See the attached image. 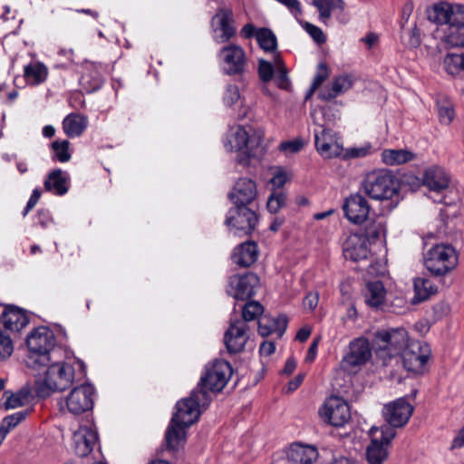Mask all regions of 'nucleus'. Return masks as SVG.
<instances>
[{
	"mask_svg": "<svg viewBox=\"0 0 464 464\" xmlns=\"http://www.w3.org/2000/svg\"><path fill=\"white\" fill-rule=\"evenodd\" d=\"M232 374L233 369L228 362L216 360L210 366L206 368L205 373L201 376L198 386L185 399L189 400L198 408L205 411L212 401L210 392H220Z\"/></svg>",
	"mask_w": 464,
	"mask_h": 464,
	"instance_id": "nucleus-1",
	"label": "nucleus"
},
{
	"mask_svg": "<svg viewBox=\"0 0 464 464\" xmlns=\"http://www.w3.org/2000/svg\"><path fill=\"white\" fill-rule=\"evenodd\" d=\"M201 411L202 410L185 398L177 402L176 412L173 413L165 433L169 450L177 451L185 444L186 429L198 420Z\"/></svg>",
	"mask_w": 464,
	"mask_h": 464,
	"instance_id": "nucleus-2",
	"label": "nucleus"
},
{
	"mask_svg": "<svg viewBox=\"0 0 464 464\" xmlns=\"http://www.w3.org/2000/svg\"><path fill=\"white\" fill-rule=\"evenodd\" d=\"M262 137L248 132L244 127L237 125L230 128L225 141V147L229 151H237V162L243 166H248L252 159H256L262 154Z\"/></svg>",
	"mask_w": 464,
	"mask_h": 464,
	"instance_id": "nucleus-3",
	"label": "nucleus"
},
{
	"mask_svg": "<svg viewBox=\"0 0 464 464\" xmlns=\"http://www.w3.org/2000/svg\"><path fill=\"white\" fill-rule=\"evenodd\" d=\"M53 333L47 327L34 329L26 338L28 354L24 360L28 368L40 371L51 362V353L55 347Z\"/></svg>",
	"mask_w": 464,
	"mask_h": 464,
	"instance_id": "nucleus-4",
	"label": "nucleus"
},
{
	"mask_svg": "<svg viewBox=\"0 0 464 464\" xmlns=\"http://www.w3.org/2000/svg\"><path fill=\"white\" fill-rule=\"evenodd\" d=\"M363 192L375 200H391L395 207L400 201V185L397 179L387 169H378L368 173L362 183Z\"/></svg>",
	"mask_w": 464,
	"mask_h": 464,
	"instance_id": "nucleus-5",
	"label": "nucleus"
},
{
	"mask_svg": "<svg viewBox=\"0 0 464 464\" xmlns=\"http://www.w3.org/2000/svg\"><path fill=\"white\" fill-rule=\"evenodd\" d=\"M264 313L263 305L257 301H248L242 308L243 320L231 321L228 329L224 334V343L229 353H237L244 350L248 329L246 322L257 319Z\"/></svg>",
	"mask_w": 464,
	"mask_h": 464,
	"instance_id": "nucleus-6",
	"label": "nucleus"
},
{
	"mask_svg": "<svg viewBox=\"0 0 464 464\" xmlns=\"http://www.w3.org/2000/svg\"><path fill=\"white\" fill-rule=\"evenodd\" d=\"M45 376L42 382H36L35 394L38 398L45 399L53 392H63L73 383L74 368L66 362H51L43 366Z\"/></svg>",
	"mask_w": 464,
	"mask_h": 464,
	"instance_id": "nucleus-7",
	"label": "nucleus"
},
{
	"mask_svg": "<svg viewBox=\"0 0 464 464\" xmlns=\"http://www.w3.org/2000/svg\"><path fill=\"white\" fill-rule=\"evenodd\" d=\"M407 343L408 333L402 327L377 331L372 338V347L383 365L387 364V360L400 355Z\"/></svg>",
	"mask_w": 464,
	"mask_h": 464,
	"instance_id": "nucleus-8",
	"label": "nucleus"
},
{
	"mask_svg": "<svg viewBox=\"0 0 464 464\" xmlns=\"http://www.w3.org/2000/svg\"><path fill=\"white\" fill-rule=\"evenodd\" d=\"M458 262L455 249L447 244L436 245L425 255V266L440 281V276L453 269Z\"/></svg>",
	"mask_w": 464,
	"mask_h": 464,
	"instance_id": "nucleus-9",
	"label": "nucleus"
},
{
	"mask_svg": "<svg viewBox=\"0 0 464 464\" xmlns=\"http://www.w3.org/2000/svg\"><path fill=\"white\" fill-rule=\"evenodd\" d=\"M429 21L439 24H448L450 27H464V6L448 2H440L427 8Z\"/></svg>",
	"mask_w": 464,
	"mask_h": 464,
	"instance_id": "nucleus-10",
	"label": "nucleus"
},
{
	"mask_svg": "<svg viewBox=\"0 0 464 464\" xmlns=\"http://www.w3.org/2000/svg\"><path fill=\"white\" fill-rule=\"evenodd\" d=\"M258 218L255 206L234 205L227 214L225 224L235 229V234H251L256 227Z\"/></svg>",
	"mask_w": 464,
	"mask_h": 464,
	"instance_id": "nucleus-11",
	"label": "nucleus"
},
{
	"mask_svg": "<svg viewBox=\"0 0 464 464\" xmlns=\"http://www.w3.org/2000/svg\"><path fill=\"white\" fill-rule=\"evenodd\" d=\"M372 357V349L366 338L360 337L349 344V352L340 362L342 370L349 373H355Z\"/></svg>",
	"mask_w": 464,
	"mask_h": 464,
	"instance_id": "nucleus-12",
	"label": "nucleus"
},
{
	"mask_svg": "<svg viewBox=\"0 0 464 464\" xmlns=\"http://www.w3.org/2000/svg\"><path fill=\"white\" fill-rule=\"evenodd\" d=\"M314 129V143L319 154L324 159L338 158L343 151V144L337 134L330 128L319 124Z\"/></svg>",
	"mask_w": 464,
	"mask_h": 464,
	"instance_id": "nucleus-13",
	"label": "nucleus"
},
{
	"mask_svg": "<svg viewBox=\"0 0 464 464\" xmlns=\"http://www.w3.org/2000/svg\"><path fill=\"white\" fill-rule=\"evenodd\" d=\"M319 415L324 422L335 427L343 426L351 418L348 403L339 396L327 398L319 410Z\"/></svg>",
	"mask_w": 464,
	"mask_h": 464,
	"instance_id": "nucleus-14",
	"label": "nucleus"
},
{
	"mask_svg": "<svg viewBox=\"0 0 464 464\" xmlns=\"http://www.w3.org/2000/svg\"><path fill=\"white\" fill-rule=\"evenodd\" d=\"M223 72L227 75H242L246 66V57L243 48L230 44L222 47L218 54Z\"/></svg>",
	"mask_w": 464,
	"mask_h": 464,
	"instance_id": "nucleus-15",
	"label": "nucleus"
},
{
	"mask_svg": "<svg viewBox=\"0 0 464 464\" xmlns=\"http://www.w3.org/2000/svg\"><path fill=\"white\" fill-rule=\"evenodd\" d=\"M94 387L90 383L74 387L66 397V407L73 415L85 413L93 408Z\"/></svg>",
	"mask_w": 464,
	"mask_h": 464,
	"instance_id": "nucleus-16",
	"label": "nucleus"
},
{
	"mask_svg": "<svg viewBox=\"0 0 464 464\" xmlns=\"http://www.w3.org/2000/svg\"><path fill=\"white\" fill-rule=\"evenodd\" d=\"M234 14L232 9L218 7L211 19V27L214 32V40L218 44H225L235 36L237 28L234 25Z\"/></svg>",
	"mask_w": 464,
	"mask_h": 464,
	"instance_id": "nucleus-17",
	"label": "nucleus"
},
{
	"mask_svg": "<svg viewBox=\"0 0 464 464\" xmlns=\"http://www.w3.org/2000/svg\"><path fill=\"white\" fill-rule=\"evenodd\" d=\"M343 209L350 222L362 224L368 218L371 208L368 200L362 195L355 193L345 198Z\"/></svg>",
	"mask_w": 464,
	"mask_h": 464,
	"instance_id": "nucleus-18",
	"label": "nucleus"
},
{
	"mask_svg": "<svg viewBox=\"0 0 464 464\" xmlns=\"http://www.w3.org/2000/svg\"><path fill=\"white\" fill-rule=\"evenodd\" d=\"M0 323L5 331L17 334L29 324L25 310L14 305L0 304Z\"/></svg>",
	"mask_w": 464,
	"mask_h": 464,
	"instance_id": "nucleus-19",
	"label": "nucleus"
},
{
	"mask_svg": "<svg viewBox=\"0 0 464 464\" xmlns=\"http://www.w3.org/2000/svg\"><path fill=\"white\" fill-rule=\"evenodd\" d=\"M413 407L404 399L400 398L384 407L385 420L392 427H403L409 421Z\"/></svg>",
	"mask_w": 464,
	"mask_h": 464,
	"instance_id": "nucleus-20",
	"label": "nucleus"
},
{
	"mask_svg": "<svg viewBox=\"0 0 464 464\" xmlns=\"http://www.w3.org/2000/svg\"><path fill=\"white\" fill-rule=\"evenodd\" d=\"M256 193V183L250 179L244 178L237 181L228 198L233 205L255 206Z\"/></svg>",
	"mask_w": 464,
	"mask_h": 464,
	"instance_id": "nucleus-21",
	"label": "nucleus"
},
{
	"mask_svg": "<svg viewBox=\"0 0 464 464\" xmlns=\"http://www.w3.org/2000/svg\"><path fill=\"white\" fill-rule=\"evenodd\" d=\"M343 254L345 259L354 262L366 259L370 254L366 238L361 234L349 235L343 242Z\"/></svg>",
	"mask_w": 464,
	"mask_h": 464,
	"instance_id": "nucleus-22",
	"label": "nucleus"
},
{
	"mask_svg": "<svg viewBox=\"0 0 464 464\" xmlns=\"http://www.w3.org/2000/svg\"><path fill=\"white\" fill-rule=\"evenodd\" d=\"M73 445L75 454L79 457L88 456L98 441V433L88 426H81L73 433Z\"/></svg>",
	"mask_w": 464,
	"mask_h": 464,
	"instance_id": "nucleus-23",
	"label": "nucleus"
},
{
	"mask_svg": "<svg viewBox=\"0 0 464 464\" xmlns=\"http://www.w3.org/2000/svg\"><path fill=\"white\" fill-rule=\"evenodd\" d=\"M353 80L350 74H340L334 77L332 82L324 86L318 92V98L329 102L346 92L353 86Z\"/></svg>",
	"mask_w": 464,
	"mask_h": 464,
	"instance_id": "nucleus-24",
	"label": "nucleus"
},
{
	"mask_svg": "<svg viewBox=\"0 0 464 464\" xmlns=\"http://www.w3.org/2000/svg\"><path fill=\"white\" fill-rule=\"evenodd\" d=\"M422 181L430 190L440 193L448 188L450 178L442 168L431 167L423 173Z\"/></svg>",
	"mask_w": 464,
	"mask_h": 464,
	"instance_id": "nucleus-25",
	"label": "nucleus"
},
{
	"mask_svg": "<svg viewBox=\"0 0 464 464\" xmlns=\"http://www.w3.org/2000/svg\"><path fill=\"white\" fill-rule=\"evenodd\" d=\"M318 451L315 447L302 443H293L287 451V459L294 464H312L316 460Z\"/></svg>",
	"mask_w": 464,
	"mask_h": 464,
	"instance_id": "nucleus-26",
	"label": "nucleus"
},
{
	"mask_svg": "<svg viewBox=\"0 0 464 464\" xmlns=\"http://www.w3.org/2000/svg\"><path fill=\"white\" fill-rule=\"evenodd\" d=\"M401 353L400 359L403 367L408 372L421 374L430 355L428 353H421L420 347L418 352L413 350H403Z\"/></svg>",
	"mask_w": 464,
	"mask_h": 464,
	"instance_id": "nucleus-27",
	"label": "nucleus"
},
{
	"mask_svg": "<svg viewBox=\"0 0 464 464\" xmlns=\"http://www.w3.org/2000/svg\"><path fill=\"white\" fill-rule=\"evenodd\" d=\"M257 256V245L250 241L239 245L234 250L232 258L238 266L247 267L256 261Z\"/></svg>",
	"mask_w": 464,
	"mask_h": 464,
	"instance_id": "nucleus-28",
	"label": "nucleus"
},
{
	"mask_svg": "<svg viewBox=\"0 0 464 464\" xmlns=\"http://www.w3.org/2000/svg\"><path fill=\"white\" fill-rule=\"evenodd\" d=\"M44 188L55 195L63 196L68 191V176L62 169H57L50 172L44 181Z\"/></svg>",
	"mask_w": 464,
	"mask_h": 464,
	"instance_id": "nucleus-29",
	"label": "nucleus"
},
{
	"mask_svg": "<svg viewBox=\"0 0 464 464\" xmlns=\"http://www.w3.org/2000/svg\"><path fill=\"white\" fill-rule=\"evenodd\" d=\"M86 127L87 119L81 114H69L63 121V131L70 138L81 136Z\"/></svg>",
	"mask_w": 464,
	"mask_h": 464,
	"instance_id": "nucleus-30",
	"label": "nucleus"
},
{
	"mask_svg": "<svg viewBox=\"0 0 464 464\" xmlns=\"http://www.w3.org/2000/svg\"><path fill=\"white\" fill-rule=\"evenodd\" d=\"M368 243H374L382 240L386 236V221L384 217L378 216L373 219H370L364 228L362 235Z\"/></svg>",
	"mask_w": 464,
	"mask_h": 464,
	"instance_id": "nucleus-31",
	"label": "nucleus"
},
{
	"mask_svg": "<svg viewBox=\"0 0 464 464\" xmlns=\"http://www.w3.org/2000/svg\"><path fill=\"white\" fill-rule=\"evenodd\" d=\"M229 285L233 290H254L261 285L257 275L248 272L230 276Z\"/></svg>",
	"mask_w": 464,
	"mask_h": 464,
	"instance_id": "nucleus-32",
	"label": "nucleus"
},
{
	"mask_svg": "<svg viewBox=\"0 0 464 464\" xmlns=\"http://www.w3.org/2000/svg\"><path fill=\"white\" fill-rule=\"evenodd\" d=\"M48 75L47 67L42 63H30L24 69V77L27 83L37 85L44 82Z\"/></svg>",
	"mask_w": 464,
	"mask_h": 464,
	"instance_id": "nucleus-33",
	"label": "nucleus"
},
{
	"mask_svg": "<svg viewBox=\"0 0 464 464\" xmlns=\"http://www.w3.org/2000/svg\"><path fill=\"white\" fill-rule=\"evenodd\" d=\"M415 154L408 150H383L382 152V160L386 165H400L415 159Z\"/></svg>",
	"mask_w": 464,
	"mask_h": 464,
	"instance_id": "nucleus-34",
	"label": "nucleus"
},
{
	"mask_svg": "<svg viewBox=\"0 0 464 464\" xmlns=\"http://www.w3.org/2000/svg\"><path fill=\"white\" fill-rule=\"evenodd\" d=\"M388 455V447L378 439H372L366 449V459L370 464H382Z\"/></svg>",
	"mask_w": 464,
	"mask_h": 464,
	"instance_id": "nucleus-35",
	"label": "nucleus"
},
{
	"mask_svg": "<svg viewBox=\"0 0 464 464\" xmlns=\"http://www.w3.org/2000/svg\"><path fill=\"white\" fill-rule=\"evenodd\" d=\"M313 5L318 9L324 23L330 19L332 11H343L345 6L343 0H314Z\"/></svg>",
	"mask_w": 464,
	"mask_h": 464,
	"instance_id": "nucleus-36",
	"label": "nucleus"
},
{
	"mask_svg": "<svg viewBox=\"0 0 464 464\" xmlns=\"http://www.w3.org/2000/svg\"><path fill=\"white\" fill-rule=\"evenodd\" d=\"M256 41L262 50L266 53H275L277 49L276 34L268 28H260L256 33Z\"/></svg>",
	"mask_w": 464,
	"mask_h": 464,
	"instance_id": "nucleus-37",
	"label": "nucleus"
},
{
	"mask_svg": "<svg viewBox=\"0 0 464 464\" xmlns=\"http://www.w3.org/2000/svg\"><path fill=\"white\" fill-rule=\"evenodd\" d=\"M4 395L6 396V401L5 403V408L14 409L24 406L28 401L30 396V389L28 387H23L15 393L5 391Z\"/></svg>",
	"mask_w": 464,
	"mask_h": 464,
	"instance_id": "nucleus-38",
	"label": "nucleus"
},
{
	"mask_svg": "<svg viewBox=\"0 0 464 464\" xmlns=\"http://www.w3.org/2000/svg\"><path fill=\"white\" fill-rule=\"evenodd\" d=\"M437 111L440 123L449 125L455 117V111L452 102L442 97L437 101Z\"/></svg>",
	"mask_w": 464,
	"mask_h": 464,
	"instance_id": "nucleus-39",
	"label": "nucleus"
},
{
	"mask_svg": "<svg viewBox=\"0 0 464 464\" xmlns=\"http://www.w3.org/2000/svg\"><path fill=\"white\" fill-rule=\"evenodd\" d=\"M366 286L367 290H392L394 282L389 275L382 272L372 279H366Z\"/></svg>",
	"mask_w": 464,
	"mask_h": 464,
	"instance_id": "nucleus-40",
	"label": "nucleus"
},
{
	"mask_svg": "<svg viewBox=\"0 0 464 464\" xmlns=\"http://www.w3.org/2000/svg\"><path fill=\"white\" fill-rule=\"evenodd\" d=\"M275 66L277 71V75L276 77V84L279 88L283 90H287L290 86V82L287 76V71L284 63L280 57V55L276 54L275 56Z\"/></svg>",
	"mask_w": 464,
	"mask_h": 464,
	"instance_id": "nucleus-41",
	"label": "nucleus"
},
{
	"mask_svg": "<svg viewBox=\"0 0 464 464\" xmlns=\"http://www.w3.org/2000/svg\"><path fill=\"white\" fill-rule=\"evenodd\" d=\"M29 412V410H24L8 415L3 419L0 426L8 433L12 429L16 427L20 422H22L27 417Z\"/></svg>",
	"mask_w": 464,
	"mask_h": 464,
	"instance_id": "nucleus-42",
	"label": "nucleus"
},
{
	"mask_svg": "<svg viewBox=\"0 0 464 464\" xmlns=\"http://www.w3.org/2000/svg\"><path fill=\"white\" fill-rule=\"evenodd\" d=\"M70 142L66 140L60 141L55 140L52 143V149L54 152V158L60 162H67L71 159L69 153Z\"/></svg>",
	"mask_w": 464,
	"mask_h": 464,
	"instance_id": "nucleus-43",
	"label": "nucleus"
},
{
	"mask_svg": "<svg viewBox=\"0 0 464 464\" xmlns=\"http://www.w3.org/2000/svg\"><path fill=\"white\" fill-rule=\"evenodd\" d=\"M286 202V196L282 191H274L269 196L267 200V209L271 213H276L279 211Z\"/></svg>",
	"mask_w": 464,
	"mask_h": 464,
	"instance_id": "nucleus-44",
	"label": "nucleus"
},
{
	"mask_svg": "<svg viewBox=\"0 0 464 464\" xmlns=\"http://www.w3.org/2000/svg\"><path fill=\"white\" fill-rule=\"evenodd\" d=\"M463 62V54L449 53L444 59L446 69L451 74L455 73L459 68L462 69Z\"/></svg>",
	"mask_w": 464,
	"mask_h": 464,
	"instance_id": "nucleus-45",
	"label": "nucleus"
},
{
	"mask_svg": "<svg viewBox=\"0 0 464 464\" xmlns=\"http://www.w3.org/2000/svg\"><path fill=\"white\" fill-rule=\"evenodd\" d=\"M13 351L14 346L10 336L0 331V360L10 357Z\"/></svg>",
	"mask_w": 464,
	"mask_h": 464,
	"instance_id": "nucleus-46",
	"label": "nucleus"
},
{
	"mask_svg": "<svg viewBox=\"0 0 464 464\" xmlns=\"http://www.w3.org/2000/svg\"><path fill=\"white\" fill-rule=\"evenodd\" d=\"M387 292H370V295L365 297V303L374 308L383 309L386 306Z\"/></svg>",
	"mask_w": 464,
	"mask_h": 464,
	"instance_id": "nucleus-47",
	"label": "nucleus"
},
{
	"mask_svg": "<svg viewBox=\"0 0 464 464\" xmlns=\"http://www.w3.org/2000/svg\"><path fill=\"white\" fill-rule=\"evenodd\" d=\"M239 89L235 84H227L225 89L223 101L227 106H232L240 100Z\"/></svg>",
	"mask_w": 464,
	"mask_h": 464,
	"instance_id": "nucleus-48",
	"label": "nucleus"
},
{
	"mask_svg": "<svg viewBox=\"0 0 464 464\" xmlns=\"http://www.w3.org/2000/svg\"><path fill=\"white\" fill-rule=\"evenodd\" d=\"M274 66L270 62L260 59L258 62V75L262 82H268L274 75Z\"/></svg>",
	"mask_w": 464,
	"mask_h": 464,
	"instance_id": "nucleus-49",
	"label": "nucleus"
},
{
	"mask_svg": "<svg viewBox=\"0 0 464 464\" xmlns=\"http://www.w3.org/2000/svg\"><path fill=\"white\" fill-rule=\"evenodd\" d=\"M302 25L303 27L305 29V31L310 34V36L317 43V44H322L325 41V36L323 33V31L314 25L313 24L311 23H308V22H302V21H298Z\"/></svg>",
	"mask_w": 464,
	"mask_h": 464,
	"instance_id": "nucleus-50",
	"label": "nucleus"
},
{
	"mask_svg": "<svg viewBox=\"0 0 464 464\" xmlns=\"http://www.w3.org/2000/svg\"><path fill=\"white\" fill-rule=\"evenodd\" d=\"M329 75L330 70L326 63H320L317 66V72L313 81L314 89H318Z\"/></svg>",
	"mask_w": 464,
	"mask_h": 464,
	"instance_id": "nucleus-51",
	"label": "nucleus"
},
{
	"mask_svg": "<svg viewBox=\"0 0 464 464\" xmlns=\"http://www.w3.org/2000/svg\"><path fill=\"white\" fill-rule=\"evenodd\" d=\"M288 324V318L285 314H278L273 319L272 326L274 327L275 333L277 334L278 337L281 338L285 334Z\"/></svg>",
	"mask_w": 464,
	"mask_h": 464,
	"instance_id": "nucleus-52",
	"label": "nucleus"
},
{
	"mask_svg": "<svg viewBox=\"0 0 464 464\" xmlns=\"http://www.w3.org/2000/svg\"><path fill=\"white\" fill-rule=\"evenodd\" d=\"M370 150H371V148L369 146L350 148V149H347L343 154L342 153L341 157L343 160L362 158V157L367 156L370 153Z\"/></svg>",
	"mask_w": 464,
	"mask_h": 464,
	"instance_id": "nucleus-53",
	"label": "nucleus"
},
{
	"mask_svg": "<svg viewBox=\"0 0 464 464\" xmlns=\"http://www.w3.org/2000/svg\"><path fill=\"white\" fill-rule=\"evenodd\" d=\"M289 179L290 178L287 172L280 168L274 173L273 177L270 179V184L276 188H280L287 182Z\"/></svg>",
	"mask_w": 464,
	"mask_h": 464,
	"instance_id": "nucleus-54",
	"label": "nucleus"
},
{
	"mask_svg": "<svg viewBox=\"0 0 464 464\" xmlns=\"http://www.w3.org/2000/svg\"><path fill=\"white\" fill-rule=\"evenodd\" d=\"M304 146V142L302 140L297 139L294 140H287L285 142H282L279 146V150L281 151L286 152V153H295L299 151Z\"/></svg>",
	"mask_w": 464,
	"mask_h": 464,
	"instance_id": "nucleus-55",
	"label": "nucleus"
},
{
	"mask_svg": "<svg viewBox=\"0 0 464 464\" xmlns=\"http://www.w3.org/2000/svg\"><path fill=\"white\" fill-rule=\"evenodd\" d=\"M439 287L426 277H416L413 281V290H438Z\"/></svg>",
	"mask_w": 464,
	"mask_h": 464,
	"instance_id": "nucleus-56",
	"label": "nucleus"
},
{
	"mask_svg": "<svg viewBox=\"0 0 464 464\" xmlns=\"http://www.w3.org/2000/svg\"><path fill=\"white\" fill-rule=\"evenodd\" d=\"M396 427H392L389 425H383L381 428V439L380 442L389 447L392 440L396 436L395 429Z\"/></svg>",
	"mask_w": 464,
	"mask_h": 464,
	"instance_id": "nucleus-57",
	"label": "nucleus"
},
{
	"mask_svg": "<svg viewBox=\"0 0 464 464\" xmlns=\"http://www.w3.org/2000/svg\"><path fill=\"white\" fill-rule=\"evenodd\" d=\"M319 303V292H308L303 300L304 309L308 311L314 310Z\"/></svg>",
	"mask_w": 464,
	"mask_h": 464,
	"instance_id": "nucleus-58",
	"label": "nucleus"
},
{
	"mask_svg": "<svg viewBox=\"0 0 464 464\" xmlns=\"http://www.w3.org/2000/svg\"><path fill=\"white\" fill-rule=\"evenodd\" d=\"M36 223L40 225L43 228H46L49 224L53 222L52 216L49 212V210L45 209H40L37 212L36 215Z\"/></svg>",
	"mask_w": 464,
	"mask_h": 464,
	"instance_id": "nucleus-59",
	"label": "nucleus"
},
{
	"mask_svg": "<svg viewBox=\"0 0 464 464\" xmlns=\"http://www.w3.org/2000/svg\"><path fill=\"white\" fill-rule=\"evenodd\" d=\"M41 197V191L38 188H34L31 194V197L24 209L23 216L25 217L29 211L37 204Z\"/></svg>",
	"mask_w": 464,
	"mask_h": 464,
	"instance_id": "nucleus-60",
	"label": "nucleus"
},
{
	"mask_svg": "<svg viewBox=\"0 0 464 464\" xmlns=\"http://www.w3.org/2000/svg\"><path fill=\"white\" fill-rule=\"evenodd\" d=\"M447 43L452 47L464 46V34H450L447 36Z\"/></svg>",
	"mask_w": 464,
	"mask_h": 464,
	"instance_id": "nucleus-61",
	"label": "nucleus"
},
{
	"mask_svg": "<svg viewBox=\"0 0 464 464\" xmlns=\"http://www.w3.org/2000/svg\"><path fill=\"white\" fill-rule=\"evenodd\" d=\"M320 340H321L320 336H317L313 340V342L310 344V347L308 349L306 357H305L306 362H312L314 360L316 353H317V347L320 343Z\"/></svg>",
	"mask_w": 464,
	"mask_h": 464,
	"instance_id": "nucleus-62",
	"label": "nucleus"
},
{
	"mask_svg": "<svg viewBox=\"0 0 464 464\" xmlns=\"http://www.w3.org/2000/svg\"><path fill=\"white\" fill-rule=\"evenodd\" d=\"M276 351L275 343L272 341H264L259 347V353L263 356H270Z\"/></svg>",
	"mask_w": 464,
	"mask_h": 464,
	"instance_id": "nucleus-63",
	"label": "nucleus"
},
{
	"mask_svg": "<svg viewBox=\"0 0 464 464\" xmlns=\"http://www.w3.org/2000/svg\"><path fill=\"white\" fill-rule=\"evenodd\" d=\"M436 293L437 292H415L414 296L411 300V304L412 305L419 304L424 301L429 300L430 296Z\"/></svg>",
	"mask_w": 464,
	"mask_h": 464,
	"instance_id": "nucleus-64",
	"label": "nucleus"
}]
</instances>
